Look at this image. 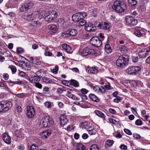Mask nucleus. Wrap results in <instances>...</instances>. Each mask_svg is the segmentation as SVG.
Masks as SVG:
<instances>
[{
  "mask_svg": "<svg viewBox=\"0 0 150 150\" xmlns=\"http://www.w3.org/2000/svg\"><path fill=\"white\" fill-rule=\"evenodd\" d=\"M48 28L52 31V32L55 33L57 30V26L54 24H50L48 25Z\"/></svg>",
  "mask_w": 150,
  "mask_h": 150,
  "instance_id": "31",
  "label": "nucleus"
},
{
  "mask_svg": "<svg viewBox=\"0 0 150 150\" xmlns=\"http://www.w3.org/2000/svg\"><path fill=\"white\" fill-rule=\"evenodd\" d=\"M91 126L88 122L86 121L82 122L80 125L81 127L83 129H85L87 131H88Z\"/></svg>",
  "mask_w": 150,
  "mask_h": 150,
  "instance_id": "25",
  "label": "nucleus"
},
{
  "mask_svg": "<svg viewBox=\"0 0 150 150\" xmlns=\"http://www.w3.org/2000/svg\"><path fill=\"white\" fill-rule=\"evenodd\" d=\"M16 52L18 54H21L23 52L24 50L21 47H18L17 48Z\"/></svg>",
  "mask_w": 150,
  "mask_h": 150,
  "instance_id": "50",
  "label": "nucleus"
},
{
  "mask_svg": "<svg viewBox=\"0 0 150 150\" xmlns=\"http://www.w3.org/2000/svg\"><path fill=\"white\" fill-rule=\"evenodd\" d=\"M142 124V122L140 119H138L135 121V124L137 125H141Z\"/></svg>",
  "mask_w": 150,
  "mask_h": 150,
  "instance_id": "52",
  "label": "nucleus"
},
{
  "mask_svg": "<svg viewBox=\"0 0 150 150\" xmlns=\"http://www.w3.org/2000/svg\"><path fill=\"white\" fill-rule=\"evenodd\" d=\"M89 97L92 101L96 103H97L99 101L98 98L95 95L93 94H90L89 95Z\"/></svg>",
  "mask_w": 150,
  "mask_h": 150,
  "instance_id": "28",
  "label": "nucleus"
},
{
  "mask_svg": "<svg viewBox=\"0 0 150 150\" xmlns=\"http://www.w3.org/2000/svg\"><path fill=\"white\" fill-rule=\"evenodd\" d=\"M111 87V86H110V84L109 83H108V85H106L105 86H103V88L104 89V90H105V89H110V87Z\"/></svg>",
  "mask_w": 150,
  "mask_h": 150,
  "instance_id": "54",
  "label": "nucleus"
},
{
  "mask_svg": "<svg viewBox=\"0 0 150 150\" xmlns=\"http://www.w3.org/2000/svg\"><path fill=\"white\" fill-rule=\"evenodd\" d=\"M21 67L26 70L29 71L31 69V66L29 62H22Z\"/></svg>",
  "mask_w": 150,
  "mask_h": 150,
  "instance_id": "19",
  "label": "nucleus"
},
{
  "mask_svg": "<svg viewBox=\"0 0 150 150\" xmlns=\"http://www.w3.org/2000/svg\"><path fill=\"white\" fill-rule=\"evenodd\" d=\"M63 49L65 50L67 53H71L72 52L70 46L67 44H63L62 45Z\"/></svg>",
  "mask_w": 150,
  "mask_h": 150,
  "instance_id": "26",
  "label": "nucleus"
},
{
  "mask_svg": "<svg viewBox=\"0 0 150 150\" xmlns=\"http://www.w3.org/2000/svg\"><path fill=\"white\" fill-rule=\"evenodd\" d=\"M139 58L138 56L133 57H132V61L134 62H136L139 60Z\"/></svg>",
  "mask_w": 150,
  "mask_h": 150,
  "instance_id": "61",
  "label": "nucleus"
},
{
  "mask_svg": "<svg viewBox=\"0 0 150 150\" xmlns=\"http://www.w3.org/2000/svg\"><path fill=\"white\" fill-rule=\"evenodd\" d=\"M127 62V59L122 55L119 56L118 59L116 60V64L118 67H124Z\"/></svg>",
  "mask_w": 150,
  "mask_h": 150,
  "instance_id": "6",
  "label": "nucleus"
},
{
  "mask_svg": "<svg viewBox=\"0 0 150 150\" xmlns=\"http://www.w3.org/2000/svg\"><path fill=\"white\" fill-rule=\"evenodd\" d=\"M129 3L132 5H135L137 4V2L136 0H129Z\"/></svg>",
  "mask_w": 150,
  "mask_h": 150,
  "instance_id": "49",
  "label": "nucleus"
},
{
  "mask_svg": "<svg viewBox=\"0 0 150 150\" xmlns=\"http://www.w3.org/2000/svg\"><path fill=\"white\" fill-rule=\"evenodd\" d=\"M81 15V18L82 19H84L87 16V14L85 12H79Z\"/></svg>",
  "mask_w": 150,
  "mask_h": 150,
  "instance_id": "58",
  "label": "nucleus"
},
{
  "mask_svg": "<svg viewBox=\"0 0 150 150\" xmlns=\"http://www.w3.org/2000/svg\"><path fill=\"white\" fill-rule=\"evenodd\" d=\"M84 27L85 29L88 31L93 32L95 31L96 29L95 26L93 24L89 23L86 24Z\"/></svg>",
  "mask_w": 150,
  "mask_h": 150,
  "instance_id": "12",
  "label": "nucleus"
},
{
  "mask_svg": "<svg viewBox=\"0 0 150 150\" xmlns=\"http://www.w3.org/2000/svg\"><path fill=\"white\" fill-rule=\"evenodd\" d=\"M27 115L30 118H32L35 114V111L33 106L28 105L27 107Z\"/></svg>",
  "mask_w": 150,
  "mask_h": 150,
  "instance_id": "11",
  "label": "nucleus"
},
{
  "mask_svg": "<svg viewBox=\"0 0 150 150\" xmlns=\"http://www.w3.org/2000/svg\"><path fill=\"white\" fill-rule=\"evenodd\" d=\"M120 148L122 149L126 150L127 149V146L124 144L121 145L120 146Z\"/></svg>",
  "mask_w": 150,
  "mask_h": 150,
  "instance_id": "64",
  "label": "nucleus"
},
{
  "mask_svg": "<svg viewBox=\"0 0 150 150\" xmlns=\"http://www.w3.org/2000/svg\"><path fill=\"white\" fill-rule=\"evenodd\" d=\"M124 131L128 135H131L132 134V132L129 129H125Z\"/></svg>",
  "mask_w": 150,
  "mask_h": 150,
  "instance_id": "59",
  "label": "nucleus"
},
{
  "mask_svg": "<svg viewBox=\"0 0 150 150\" xmlns=\"http://www.w3.org/2000/svg\"><path fill=\"white\" fill-rule=\"evenodd\" d=\"M66 91V89L64 87L62 88H59L57 89V91L58 93H62L63 91Z\"/></svg>",
  "mask_w": 150,
  "mask_h": 150,
  "instance_id": "45",
  "label": "nucleus"
},
{
  "mask_svg": "<svg viewBox=\"0 0 150 150\" xmlns=\"http://www.w3.org/2000/svg\"><path fill=\"white\" fill-rule=\"evenodd\" d=\"M15 135L17 137H22L23 135V134L21 132V131L17 130V129H16V131L15 132Z\"/></svg>",
  "mask_w": 150,
  "mask_h": 150,
  "instance_id": "39",
  "label": "nucleus"
},
{
  "mask_svg": "<svg viewBox=\"0 0 150 150\" xmlns=\"http://www.w3.org/2000/svg\"><path fill=\"white\" fill-rule=\"evenodd\" d=\"M94 91L96 93H100L105 92V90L102 86H96L93 87Z\"/></svg>",
  "mask_w": 150,
  "mask_h": 150,
  "instance_id": "21",
  "label": "nucleus"
},
{
  "mask_svg": "<svg viewBox=\"0 0 150 150\" xmlns=\"http://www.w3.org/2000/svg\"><path fill=\"white\" fill-rule=\"evenodd\" d=\"M60 124L62 126H64L66 125L68 122V120L65 115H62L59 117Z\"/></svg>",
  "mask_w": 150,
  "mask_h": 150,
  "instance_id": "18",
  "label": "nucleus"
},
{
  "mask_svg": "<svg viewBox=\"0 0 150 150\" xmlns=\"http://www.w3.org/2000/svg\"><path fill=\"white\" fill-rule=\"evenodd\" d=\"M94 112L99 117H102L103 118H105V115L103 113L100 111L97 110H96L94 111Z\"/></svg>",
  "mask_w": 150,
  "mask_h": 150,
  "instance_id": "35",
  "label": "nucleus"
},
{
  "mask_svg": "<svg viewBox=\"0 0 150 150\" xmlns=\"http://www.w3.org/2000/svg\"><path fill=\"white\" fill-rule=\"evenodd\" d=\"M16 96L18 98H22L26 96V95L24 93L20 94H17L16 95Z\"/></svg>",
  "mask_w": 150,
  "mask_h": 150,
  "instance_id": "51",
  "label": "nucleus"
},
{
  "mask_svg": "<svg viewBox=\"0 0 150 150\" xmlns=\"http://www.w3.org/2000/svg\"><path fill=\"white\" fill-rule=\"evenodd\" d=\"M87 131L88 133L91 135L96 134L97 132V129L91 126L90 127Z\"/></svg>",
  "mask_w": 150,
  "mask_h": 150,
  "instance_id": "22",
  "label": "nucleus"
},
{
  "mask_svg": "<svg viewBox=\"0 0 150 150\" xmlns=\"http://www.w3.org/2000/svg\"><path fill=\"white\" fill-rule=\"evenodd\" d=\"M2 139L4 142L8 144L11 143V139L8 133H5L2 136Z\"/></svg>",
  "mask_w": 150,
  "mask_h": 150,
  "instance_id": "15",
  "label": "nucleus"
},
{
  "mask_svg": "<svg viewBox=\"0 0 150 150\" xmlns=\"http://www.w3.org/2000/svg\"><path fill=\"white\" fill-rule=\"evenodd\" d=\"M54 121L52 118L47 116L43 117L41 120L39 124L41 128L49 127L54 124Z\"/></svg>",
  "mask_w": 150,
  "mask_h": 150,
  "instance_id": "2",
  "label": "nucleus"
},
{
  "mask_svg": "<svg viewBox=\"0 0 150 150\" xmlns=\"http://www.w3.org/2000/svg\"><path fill=\"white\" fill-rule=\"evenodd\" d=\"M71 91V90L69 89L67 91V93L66 94V96L74 100H79V99L78 98L76 97L74 95H73L71 93L70 91Z\"/></svg>",
  "mask_w": 150,
  "mask_h": 150,
  "instance_id": "24",
  "label": "nucleus"
},
{
  "mask_svg": "<svg viewBox=\"0 0 150 150\" xmlns=\"http://www.w3.org/2000/svg\"><path fill=\"white\" fill-rule=\"evenodd\" d=\"M42 80L44 82L47 83H52V81L51 79L47 77H44Z\"/></svg>",
  "mask_w": 150,
  "mask_h": 150,
  "instance_id": "40",
  "label": "nucleus"
},
{
  "mask_svg": "<svg viewBox=\"0 0 150 150\" xmlns=\"http://www.w3.org/2000/svg\"><path fill=\"white\" fill-rule=\"evenodd\" d=\"M57 14L55 11H52L49 13V14L45 16L44 18V20L46 22L49 23L55 20L57 18Z\"/></svg>",
  "mask_w": 150,
  "mask_h": 150,
  "instance_id": "4",
  "label": "nucleus"
},
{
  "mask_svg": "<svg viewBox=\"0 0 150 150\" xmlns=\"http://www.w3.org/2000/svg\"><path fill=\"white\" fill-rule=\"evenodd\" d=\"M41 23L40 21H34L30 23V26L31 27L36 28L37 26H39L41 25Z\"/></svg>",
  "mask_w": 150,
  "mask_h": 150,
  "instance_id": "30",
  "label": "nucleus"
},
{
  "mask_svg": "<svg viewBox=\"0 0 150 150\" xmlns=\"http://www.w3.org/2000/svg\"><path fill=\"white\" fill-rule=\"evenodd\" d=\"M80 13H78L73 15L72 16V18L73 21L78 22L82 19Z\"/></svg>",
  "mask_w": 150,
  "mask_h": 150,
  "instance_id": "20",
  "label": "nucleus"
},
{
  "mask_svg": "<svg viewBox=\"0 0 150 150\" xmlns=\"http://www.w3.org/2000/svg\"><path fill=\"white\" fill-rule=\"evenodd\" d=\"M121 101V98L120 97L117 96L114 100V102L118 103Z\"/></svg>",
  "mask_w": 150,
  "mask_h": 150,
  "instance_id": "57",
  "label": "nucleus"
},
{
  "mask_svg": "<svg viewBox=\"0 0 150 150\" xmlns=\"http://www.w3.org/2000/svg\"><path fill=\"white\" fill-rule=\"evenodd\" d=\"M71 84L75 87H77L79 86V82L74 80H71L70 81Z\"/></svg>",
  "mask_w": 150,
  "mask_h": 150,
  "instance_id": "38",
  "label": "nucleus"
},
{
  "mask_svg": "<svg viewBox=\"0 0 150 150\" xmlns=\"http://www.w3.org/2000/svg\"><path fill=\"white\" fill-rule=\"evenodd\" d=\"M105 50L107 53H110L112 51V49L108 44H106L105 46Z\"/></svg>",
  "mask_w": 150,
  "mask_h": 150,
  "instance_id": "34",
  "label": "nucleus"
},
{
  "mask_svg": "<svg viewBox=\"0 0 150 150\" xmlns=\"http://www.w3.org/2000/svg\"><path fill=\"white\" fill-rule=\"evenodd\" d=\"M134 34L138 37H140L142 36V34L140 30L137 29H136L134 30Z\"/></svg>",
  "mask_w": 150,
  "mask_h": 150,
  "instance_id": "37",
  "label": "nucleus"
},
{
  "mask_svg": "<svg viewBox=\"0 0 150 150\" xmlns=\"http://www.w3.org/2000/svg\"><path fill=\"white\" fill-rule=\"evenodd\" d=\"M70 36L68 30L65 31L62 33V36L64 38H66Z\"/></svg>",
  "mask_w": 150,
  "mask_h": 150,
  "instance_id": "43",
  "label": "nucleus"
},
{
  "mask_svg": "<svg viewBox=\"0 0 150 150\" xmlns=\"http://www.w3.org/2000/svg\"><path fill=\"white\" fill-rule=\"evenodd\" d=\"M32 62L33 64H35L36 65H39L41 64V62L38 59H35L34 60V61L33 62Z\"/></svg>",
  "mask_w": 150,
  "mask_h": 150,
  "instance_id": "48",
  "label": "nucleus"
},
{
  "mask_svg": "<svg viewBox=\"0 0 150 150\" xmlns=\"http://www.w3.org/2000/svg\"><path fill=\"white\" fill-rule=\"evenodd\" d=\"M38 146L36 144H32L29 150H39Z\"/></svg>",
  "mask_w": 150,
  "mask_h": 150,
  "instance_id": "41",
  "label": "nucleus"
},
{
  "mask_svg": "<svg viewBox=\"0 0 150 150\" xmlns=\"http://www.w3.org/2000/svg\"><path fill=\"white\" fill-rule=\"evenodd\" d=\"M8 68L11 69L12 74H14L16 72V68L15 66L10 65L9 66Z\"/></svg>",
  "mask_w": 150,
  "mask_h": 150,
  "instance_id": "44",
  "label": "nucleus"
},
{
  "mask_svg": "<svg viewBox=\"0 0 150 150\" xmlns=\"http://www.w3.org/2000/svg\"><path fill=\"white\" fill-rule=\"evenodd\" d=\"M110 25L107 23H99L98 27L99 29L108 30L110 27Z\"/></svg>",
  "mask_w": 150,
  "mask_h": 150,
  "instance_id": "16",
  "label": "nucleus"
},
{
  "mask_svg": "<svg viewBox=\"0 0 150 150\" xmlns=\"http://www.w3.org/2000/svg\"><path fill=\"white\" fill-rule=\"evenodd\" d=\"M113 143L114 142L113 140H108L106 141L105 144L108 146H110L112 145Z\"/></svg>",
  "mask_w": 150,
  "mask_h": 150,
  "instance_id": "47",
  "label": "nucleus"
},
{
  "mask_svg": "<svg viewBox=\"0 0 150 150\" xmlns=\"http://www.w3.org/2000/svg\"><path fill=\"white\" fill-rule=\"evenodd\" d=\"M90 44L96 47H99L102 45V42L97 37H93L90 40Z\"/></svg>",
  "mask_w": 150,
  "mask_h": 150,
  "instance_id": "9",
  "label": "nucleus"
},
{
  "mask_svg": "<svg viewBox=\"0 0 150 150\" xmlns=\"http://www.w3.org/2000/svg\"><path fill=\"white\" fill-rule=\"evenodd\" d=\"M90 150H99V148L97 145L92 144L91 146Z\"/></svg>",
  "mask_w": 150,
  "mask_h": 150,
  "instance_id": "42",
  "label": "nucleus"
},
{
  "mask_svg": "<svg viewBox=\"0 0 150 150\" xmlns=\"http://www.w3.org/2000/svg\"><path fill=\"white\" fill-rule=\"evenodd\" d=\"M12 106L10 102L4 101L0 102V112H5L8 111Z\"/></svg>",
  "mask_w": 150,
  "mask_h": 150,
  "instance_id": "3",
  "label": "nucleus"
},
{
  "mask_svg": "<svg viewBox=\"0 0 150 150\" xmlns=\"http://www.w3.org/2000/svg\"><path fill=\"white\" fill-rule=\"evenodd\" d=\"M45 105L46 107L49 108L51 107V103L50 102H46L45 103Z\"/></svg>",
  "mask_w": 150,
  "mask_h": 150,
  "instance_id": "55",
  "label": "nucleus"
},
{
  "mask_svg": "<svg viewBox=\"0 0 150 150\" xmlns=\"http://www.w3.org/2000/svg\"><path fill=\"white\" fill-rule=\"evenodd\" d=\"M36 13L35 12H34L32 13L24 16V19L28 21H33L35 18Z\"/></svg>",
  "mask_w": 150,
  "mask_h": 150,
  "instance_id": "14",
  "label": "nucleus"
},
{
  "mask_svg": "<svg viewBox=\"0 0 150 150\" xmlns=\"http://www.w3.org/2000/svg\"><path fill=\"white\" fill-rule=\"evenodd\" d=\"M125 20L127 24L131 26L135 25L137 23V21L136 19L130 16H127Z\"/></svg>",
  "mask_w": 150,
  "mask_h": 150,
  "instance_id": "10",
  "label": "nucleus"
},
{
  "mask_svg": "<svg viewBox=\"0 0 150 150\" xmlns=\"http://www.w3.org/2000/svg\"><path fill=\"white\" fill-rule=\"evenodd\" d=\"M33 5V1L30 0H26L24 4L21 7L20 10L21 12L27 11L32 8Z\"/></svg>",
  "mask_w": 150,
  "mask_h": 150,
  "instance_id": "5",
  "label": "nucleus"
},
{
  "mask_svg": "<svg viewBox=\"0 0 150 150\" xmlns=\"http://www.w3.org/2000/svg\"><path fill=\"white\" fill-rule=\"evenodd\" d=\"M81 91L83 94H86L88 91L85 88H82L81 90Z\"/></svg>",
  "mask_w": 150,
  "mask_h": 150,
  "instance_id": "60",
  "label": "nucleus"
},
{
  "mask_svg": "<svg viewBox=\"0 0 150 150\" xmlns=\"http://www.w3.org/2000/svg\"><path fill=\"white\" fill-rule=\"evenodd\" d=\"M76 147V150H87L86 147L81 143H78L77 144Z\"/></svg>",
  "mask_w": 150,
  "mask_h": 150,
  "instance_id": "32",
  "label": "nucleus"
},
{
  "mask_svg": "<svg viewBox=\"0 0 150 150\" xmlns=\"http://www.w3.org/2000/svg\"><path fill=\"white\" fill-rule=\"evenodd\" d=\"M52 131L51 130H48L44 131L40 133V136L43 138L46 139L48 137H50L52 133Z\"/></svg>",
  "mask_w": 150,
  "mask_h": 150,
  "instance_id": "13",
  "label": "nucleus"
},
{
  "mask_svg": "<svg viewBox=\"0 0 150 150\" xmlns=\"http://www.w3.org/2000/svg\"><path fill=\"white\" fill-rule=\"evenodd\" d=\"M138 54L140 57L145 58L149 55L148 50L143 49L139 52Z\"/></svg>",
  "mask_w": 150,
  "mask_h": 150,
  "instance_id": "17",
  "label": "nucleus"
},
{
  "mask_svg": "<svg viewBox=\"0 0 150 150\" xmlns=\"http://www.w3.org/2000/svg\"><path fill=\"white\" fill-rule=\"evenodd\" d=\"M35 85L36 87L40 89L42 87V85L38 82L35 83Z\"/></svg>",
  "mask_w": 150,
  "mask_h": 150,
  "instance_id": "53",
  "label": "nucleus"
},
{
  "mask_svg": "<svg viewBox=\"0 0 150 150\" xmlns=\"http://www.w3.org/2000/svg\"><path fill=\"white\" fill-rule=\"evenodd\" d=\"M141 69L139 67L131 66L129 67L126 70V71L129 74H135L140 70Z\"/></svg>",
  "mask_w": 150,
  "mask_h": 150,
  "instance_id": "8",
  "label": "nucleus"
},
{
  "mask_svg": "<svg viewBox=\"0 0 150 150\" xmlns=\"http://www.w3.org/2000/svg\"><path fill=\"white\" fill-rule=\"evenodd\" d=\"M94 53V50L88 47H86L80 52V54L83 57L87 56L88 55L93 54Z\"/></svg>",
  "mask_w": 150,
  "mask_h": 150,
  "instance_id": "7",
  "label": "nucleus"
},
{
  "mask_svg": "<svg viewBox=\"0 0 150 150\" xmlns=\"http://www.w3.org/2000/svg\"><path fill=\"white\" fill-rule=\"evenodd\" d=\"M70 36H74L76 35L77 33V31L75 29H71L68 30Z\"/></svg>",
  "mask_w": 150,
  "mask_h": 150,
  "instance_id": "33",
  "label": "nucleus"
},
{
  "mask_svg": "<svg viewBox=\"0 0 150 150\" xmlns=\"http://www.w3.org/2000/svg\"><path fill=\"white\" fill-rule=\"evenodd\" d=\"M86 70L88 72L93 74L97 73L98 72L97 68L96 67H88L87 68Z\"/></svg>",
  "mask_w": 150,
  "mask_h": 150,
  "instance_id": "23",
  "label": "nucleus"
},
{
  "mask_svg": "<svg viewBox=\"0 0 150 150\" xmlns=\"http://www.w3.org/2000/svg\"><path fill=\"white\" fill-rule=\"evenodd\" d=\"M40 79V78L37 75H35L29 79V81L32 83H35L36 81H38Z\"/></svg>",
  "mask_w": 150,
  "mask_h": 150,
  "instance_id": "27",
  "label": "nucleus"
},
{
  "mask_svg": "<svg viewBox=\"0 0 150 150\" xmlns=\"http://www.w3.org/2000/svg\"><path fill=\"white\" fill-rule=\"evenodd\" d=\"M133 137H134L135 138L138 139H139L141 138V137L140 136V135L138 134L135 133L133 134Z\"/></svg>",
  "mask_w": 150,
  "mask_h": 150,
  "instance_id": "62",
  "label": "nucleus"
},
{
  "mask_svg": "<svg viewBox=\"0 0 150 150\" xmlns=\"http://www.w3.org/2000/svg\"><path fill=\"white\" fill-rule=\"evenodd\" d=\"M78 95L81 98L82 101H84L87 99V96L84 94H78Z\"/></svg>",
  "mask_w": 150,
  "mask_h": 150,
  "instance_id": "46",
  "label": "nucleus"
},
{
  "mask_svg": "<svg viewBox=\"0 0 150 150\" xmlns=\"http://www.w3.org/2000/svg\"><path fill=\"white\" fill-rule=\"evenodd\" d=\"M37 12L39 14V18L41 19L43 18L45 15V12L43 10L39 9L37 11Z\"/></svg>",
  "mask_w": 150,
  "mask_h": 150,
  "instance_id": "29",
  "label": "nucleus"
},
{
  "mask_svg": "<svg viewBox=\"0 0 150 150\" xmlns=\"http://www.w3.org/2000/svg\"><path fill=\"white\" fill-rule=\"evenodd\" d=\"M64 22V20L63 18H59L58 19V23H61L63 24Z\"/></svg>",
  "mask_w": 150,
  "mask_h": 150,
  "instance_id": "56",
  "label": "nucleus"
},
{
  "mask_svg": "<svg viewBox=\"0 0 150 150\" xmlns=\"http://www.w3.org/2000/svg\"><path fill=\"white\" fill-rule=\"evenodd\" d=\"M112 9L117 13H122L127 9L126 4L123 1H115L112 6Z\"/></svg>",
  "mask_w": 150,
  "mask_h": 150,
  "instance_id": "1",
  "label": "nucleus"
},
{
  "mask_svg": "<svg viewBox=\"0 0 150 150\" xmlns=\"http://www.w3.org/2000/svg\"><path fill=\"white\" fill-rule=\"evenodd\" d=\"M86 23V20L83 19H81L79 21H78L77 23V25L79 26H81L84 25H85Z\"/></svg>",
  "mask_w": 150,
  "mask_h": 150,
  "instance_id": "36",
  "label": "nucleus"
},
{
  "mask_svg": "<svg viewBox=\"0 0 150 150\" xmlns=\"http://www.w3.org/2000/svg\"><path fill=\"white\" fill-rule=\"evenodd\" d=\"M44 54L46 56H50L52 54V53L48 51L45 52Z\"/></svg>",
  "mask_w": 150,
  "mask_h": 150,
  "instance_id": "63",
  "label": "nucleus"
}]
</instances>
